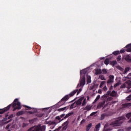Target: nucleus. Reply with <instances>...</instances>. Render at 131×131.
I'll list each match as a JSON object with an SVG mask.
<instances>
[{
    "label": "nucleus",
    "mask_w": 131,
    "mask_h": 131,
    "mask_svg": "<svg viewBox=\"0 0 131 131\" xmlns=\"http://www.w3.org/2000/svg\"><path fill=\"white\" fill-rule=\"evenodd\" d=\"M118 85H119V83H116V84H114V87L115 88L117 86H118Z\"/></svg>",
    "instance_id": "obj_47"
},
{
    "label": "nucleus",
    "mask_w": 131,
    "mask_h": 131,
    "mask_svg": "<svg viewBox=\"0 0 131 131\" xmlns=\"http://www.w3.org/2000/svg\"><path fill=\"white\" fill-rule=\"evenodd\" d=\"M74 122H75V119H74V121H73L72 122V123H74Z\"/></svg>",
    "instance_id": "obj_58"
},
{
    "label": "nucleus",
    "mask_w": 131,
    "mask_h": 131,
    "mask_svg": "<svg viewBox=\"0 0 131 131\" xmlns=\"http://www.w3.org/2000/svg\"><path fill=\"white\" fill-rule=\"evenodd\" d=\"M68 124H69V121H67L64 122H63L62 124V130L64 131V130H66V129H67V128H68Z\"/></svg>",
    "instance_id": "obj_7"
},
{
    "label": "nucleus",
    "mask_w": 131,
    "mask_h": 131,
    "mask_svg": "<svg viewBox=\"0 0 131 131\" xmlns=\"http://www.w3.org/2000/svg\"><path fill=\"white\" fill-rule=\"evenodd\" d=\"M120 70H121V71H123V68L120 67Z\"/></svg>",
    "instance_id": "obj_57"
},
{
    "label": "nucleus",
    "mask_w": 131,
    "mask_h": 131,
    "mask_svg": "<svg viewBox=\"0 0 131 131\" xmlns=\"http://www.w3.org/2000/svg\"><path fill=\"white\" fill-rule=\"evenodd\" d=\"M128 122H129V123L131 122V119L128 121Z\"/></svg>",
    "instance_id": "obj_63"
},
{
    "label": "nucleus",
    "mask_w": 131,
    "mask_h": 131,
    "mask_svg": "<svg viewBox=\"0 0 131 131\" xmlns=\"http://www.w3.org/2000/svg\"><path fill=\"white\" fill-rule=\"evenodd\" d=\"M117 60L118 62H119V61L121 60V55H119L117 58Z\"/></svg>",
    "instance_id": "obj_38"
},
{
    "label": "nucleus",
    "mask_w": 131,
    "mask_h": 131,
    "mask_svg": "<svg viewBox=\"0 0 131 131\" xmlns=\"http://www.w3.org/2000/svg\"><path fill=\"white\" fill-rule=\"evenodd\" d=\"M80 116H79L78 117V118H77V120L78 121H79V120H80Z\"/></svg>",
    "instance_id": "obj_54"
},
{
    "label": "nucleus",
    "mask_w": 131,
    "mask_h": 131,
    "mask_svg": "<svg viewBox=\"0 0 131 131\" xmlns=\"http://www.w3.org/2000/svg\"><path fill=\"white\" fill-rule=\"evenodd\" d=\"M101 73H102V71L101 70V69L96 70V75L101 74Z\"/></svg>",
    "instance_id": "obj_25"
},
{
    "label": "nucleus",
    "mask_w": 131,
    "mask_h": 131,
    "mask_svg": "<svg viewBox=\"0 0 131 131\" xmlns=\"http://www.w3.org/2000/svg\"><path fill=\"white\" fill-rule=\"evenodd\" d=\"M82 89L80 88L79 91L78 90H75L73 92H72L71 93H70L69 95H66L63 98L61 99V100L58 102V104H60V106H62V105L64 104V102H66V101H68V100L69 99V98L73 97V96H74L75 94L77 93V95H78L80 92H81Z\"/></svg>",
    "instance_id": "obj_2"
},
{
    "label": "nucleus",
    "mask_w": 131,
    "mask_h": 131,
    "mask_svg": "<svg viewBox=\"0 0 131 131\" xmlns=\"http://www.w3.org/2000/svg\"><path fill=\"white\" fill-rule=\"evenodd\" d=\"M99 77L101 80H106V78H105L104 75H100Z\"/></svg>",
    "instance_id": "obj_34"
},
{
    "label": "nucleus",
    "mask_w": 131,
    "mask_h": 131,
    "mask_svg": "<svg viewBox=\"0 0 131 131\" xmlns=\"http://www.w3.org/2000/svg\"><path fill=\"white\" fill-rule=\"evenodd\" d=\"M73 115V113H69L68 114H67L66 116H64V117L63 118V120L64 119H66V118H68V117H69V116H71V115Z\"/></svg>",
    "instance_id": "obj_20"
},
{
    "label": "nucleus",
    "mask_w": 131,
    "mask_h": 131,
    "mask_svg": "<svg viewBox=\"0 0 131 131\" xmlns=\"http://www.w3.org/2000/svg\"><path fill=\"white\" fill-rule=\"evenodd\" d=\"M86 101V99H84L83 102H82V106H84V105L85 104V101Z\"/></svg>",
    "instance_id": "obj_46"
},
{
    "label": "nucleus",
    "mask_w": 131,
    "mask_h": 131,
    "mask_svg": "<svg viewBox=\"0 0 131 131\" xmlns=\"http://www.w3.org/2000/svg\"><path fill=\"white\" fill-rule=\"evenodd\" d=\"M58 116H59L60 118H63V117H65V114H62Z\"/></svg>",
    "instance_id": "obj_43"
},
{
    "label": "nucleus",
    "mask_w": 131,
    "mask_h": 131,
    "mask_svg": "<svg viewBox=\"0 0 131 131\" xmlns=\"http://www.w3.org/2000/svg\"><path fill=\"white\" fill-rule=\"evenodd\" d=\"M55 118L59 121V122H61V121H63V120H64L63 118L61 119L59 116H56Z\"/></svg>",
    "instance_id": "obj_22"
},
{
    "label": "nucleus",
    "mask_w": 131,
    "mask_h": 131,
    "mask_svg": "<svg viewBox=\"0 0 131 131\" xmlns=\"http://www.w3.org/2000/svg\"><path fill=\"white\" fill-rule=\"evenodd\" d=\"M100 98H101V96L98 95L97 96V97L96 98V99H95L94 103H96L97 102H98V101L99 100Z\"/></svg>",
    "instance_id": "obj_28"
},
{
    "label": "nucleus",
    "mask_w": 131,
    "mask_h": 131,
    "mask_svg": "<svg viewBox=\"0 0 131 131\" xmlns=\"http://www.w3.org/2000/svg\"><path fill=\"white\" fill-rule=\"evenodd\" d=\"M25 107L26 108V110H31V109H32V107H30V106H28L27 105H25Z\"/></svg>",
    "instance_id": "obj_36"
},
{
    "label": "nucleus",
    "mask_w": 131,
    "mask_h": 131,
    "mask_svg": "<svg viewBox=\"0 0 131 131\" xmlns=\"http://www.w3.org/2000/svg\"><path fill=\"white\" fill-rule=\"evenodd\" d=\"M100 127H101V123H99L97 125H96L94 131L100 130Z\"/></svg>",
    "instance_id": "obj_12"
},
{
    "label": "nucleus",
    "mask_w": 131,
    "mask_h": 131,
    "mask_svg": "<svg viewBox=\"0 0 131 131\" xmlns=\"http://www.w3.org/2000/svg\"><path fill=\"white\" fill-rule=\"evenodd\" d=\"M80 84L79 83L77 86V88H79L80 86H82V76H81L82 75V70H80Z\"/></svg>",
    "instance_id": "obj_8"
},
{
    "label": "nucleus",
    "mask_w": 131,
    "mask_h": 131,
    "mask_svg": "<svg viewBox=\"0 0 131 131\" xmlns=\"http://www.w3.org/2000/svg\"><path fill=\"white\" fill-rule=\"evenodd\" d=\"M46 130V126L42 125L40 127L38 126H34L30 128L28 131H45Z\"/></svg>",
    "instance_id": "obj_4"
},
{
    "label": "nucleus",
    "mask_w": 131,
    "mask_h": 131,
    "mask_svg": "<svg viewBox=\"0 0 131 131\" xmlns=\"http://www.w3.org/2000/svg\"><path fill=\"white\" fill-rule=\"evenodd\" d=\"M108 78L106 82L107 86H109L110 84H112L114 82V76L113 75H110Z\"/></svg>",
    "instance_id": "obj_5"
},
{
    "label": "nucleus",
    "mask_w": 131,
    "mask_h": 131,
    "mask_svg": "<svg viewBox=\"0 0 131 131\" xmlns=\"http://www.w3.org/2000/svg\"><path fill=\"white\" fill-rule=\"evenodd\" d=\"M74 105V104H73L72 105H71V108H73L72 107H73V105Z\"/></svg>",
    "instance_id": "obj_61"
},
{
    "label": "nucleus",
    "mask_w": 131,
    "mask_h": 131,
    "mask_svg": "<svg viewBox=\"0 0 131 131\" xmlns=\"http://www.w3.org/2000/svg\"><path fill=\"white\" fill-rule=\"evenodd\" d=\"M55 118L59 121V122H61V121H63V120H64L63 118L61 119L59 116H56Z\"/></svg>",
    "instance_id": "obj_23"
},
{
    "label": "nucleus",
    "mask_w": 131,
    "mask_h": 131,
    "mask_svg": "<svg viewBox=\"0 0 131 131\" xmlns=\"http://www.w3.org/2000/svg\"><path fill=\"white\" fill-rule=\"evenodd\" d=\"M10 126H11V125H10V124L7 125V126H6V128H9Z\"/></svg>",
    "instance_id": "obj_55"
},
{
    "label": "nucleus",
    "mask_w": 131,
    "mask_h": 131,
    "mask_svg": "<svg viewBox=\"0 0 131 131\" xmlns=\"http://www.w3.org/2000/svg\"><path fill=\"white\" fill-rule=\"evenodd\" d=\"M68 106H65L64 107L62 108H60L57 110V111H58L59 112H62V111H64L65 110H67V109H68Z\"/></svg>",
    "instance_id": "obj_14"
},
{
    "label": "nucleus",
    "mask_w": 131,
    "mask_h": 131,
    "mask_svg": "<svg viewBox=\"0 0 131 131\" xmlns=\"http://www.w3.org/2000/svg\"><path fill=\"white\" fill-rule=\"evenodd\" d=\"M87 100H90V97L89 96H87Z\"/></svg>",
    "instance_id": "obj_62"
},
{
    "label": "nucleus",
    "mask_w": 131,
    "mask_h": 131,
    "mask_svg": "<svg viewBox=\"0 0 131 131\" xmlns=\"http://www.w3.org/2000/svg\"><path fill=\"white\" fill-rule=\"evenodd\" d=\"M23 114H24V111H19L16 113V115L17 116H20V115H23Z\"/></svg>",
    "instance_id": "obj_26"
},
{
    "label": "nucleus",
    "mask_w": 131,
    "mask_h": 131,
    "mask_svg": "<svg viewBox=\"0 0 131 131\" xmlns=\"http://www.w3.org/2000/svg\"><path fill=\"white\" fill-rule=\"evenodd\" d=\"M104 64L105 65H108L109 64V59L108 58H106L105 60H104Z\"/></svg>",
    "instance_id": "obj_31"
},
{
    "label": "nucleus",
    "mask_w": 131,
    "mask_h": 131,
    "mask_svg": "<svg viewBox=\"0 0 131 131\" xmlns=\"http://www.w3.org/2000/svg\"><path fill=\"white\" fill-rule=\"evenodd\" d=\"M103 90L104 91V92H106V91H107V90H108V88H107V86H105Z\"/></svg>",
    "instance_id": "obj_48"
},
{
    "label": "nucleus",
    "mask_w": 131,
    "mask_h": 131,
    "mask_svg": "<svg viewBox=\"0 0 131 131\" xmlns=\"http://www.w3.org/2000/svg\"><path fill=\"white\" fill-rule=\"evenodd\" d=\"M105 103H106V101H105V100L101 102H100L99 103V105L98 106V107H100V108L103 107V106H104V105H105Z\"/></svg>",
    "instance_id": "obj_21"
},
{
    "label": "nucleus",
    "mask_w": 131,
    "mask_h": 131,
    "mask_svg": "<svg viewBox=\"0 0 131 131\" xmlns=\"http://www.w3.org/2000/svg\"><path fill=\"white\" fill-rule=\"evenodd\" d=\"M97 113H98V112H93L92 113H91L90 114V116H94V115H96V114H97Z\"/></svg>",
    "instance_id": "obj_40"
},
{
    "label": "nucleus",
    "mask_w": 131,
    "mask_h": 131,
    "mask_svg": "<svg viewBox=\"0 0 131 131\" xmlns=\"http://www.w3.org/2000/svg\"><path fill=\"white\" fill-rule=\"evenodd\" d=\"M98 94H102V90H101V89L98 90Z\"/></svg>",
    "instance_id": "obj_52"
},
{
    "label": "nucleus",
    "mask_w": 131,
    "mask_h": 131,
    "mask_svg": "<svg viewBox=\"0 0 131 131\" xmlns=\"http://www.w3.org/2000/svg\"><path fill=\"white\" fill-rule=\"evenodd\" d=\"M118 131H123V129H119Z\"/></svg>",
    "instance_id": "obj_59"
},
{
    "label": "nucleus",
    "mask_w": 131,
    "mask_h": 131,
    "mask_svg": "<svg viewBox=\"0 0 131 131\" xmlns=\"http://www.w3.org/2000/svg\"><path fill=\"white\" fill-rule=\"evenodd\" d=\"M33 110V111H29L28 113L29 114H34V113H37V110L36 108H32Z\"/></svg>",
    "instance_id": "obj_19"
},
{
    "label": "nucleus",
    "mask_w": 131,
    "mask_h": 131,
    "mask_svg": "<svg viewBox=\"0 0 131 131\" xmlns=\"http://www.w3.org/2000/svg\"><path fill=\"white\" fill-rule=\"evenodd\" d=\"M85 84V78H84V76L82 77V86L84 85Z\"/></svg>",
    "instance_id": "obj_33"
},
{
    "label": "nucleus",
    "mask_w": 131,
    "mask_h": 131,
    "mask_svg": "<svg viewBox=\"0 0 131 131\" xmlns=\"http://www.w3.org/2000/svg\"><path fill=\"white\" fill-rule=\"evenodd\" d=\"M116 64H117V61L115 60L111 62V65H112L113 66H115V65H116Z\"/></svg>",
    "instance_id": "obj_30"
},
{
    "label": "nucleus",
    "mask_w": 131,
    "mask_h": 131,
    "mask_svg": "<svg viewBox=\"0 0 131 131\" xmlns=\"http://www.w3.org/2000/svg\"><path fill=\"white\" fill-rule=\"evenodd\" d=\"M49 123H50V125H52L53 126L52 127H50L51 128H54L55 127V126H56V124L55 122V121H50Z\"/></svg>",
    "instance_id": "obj_17"
},
{
    "label": "nucleus",
    "mask_w": 131,
    "mask_h": 131,
    "mask_svg": "<svg viewBox=\"0 0 131 131\" xmlns=\"http://www.w3.org/2000/svg\"><path fill=\"white\" fill-rule=\"evenodd\" d=\"M82 73H83L84 74H85V73H86V69L83 70Z\"/></svg>",
    "instance_id": "obj_49"
},
{
    "label": "nucleus",
    "mask_w": 131,
    "mask_h": 131,
    "mask_svg": "<svg viewBox=\"0 0 131 131\" xmlns=\"http://www.w3.org/2000/svg\"><path fill=\"white\" fill-rule=\"evenodd\" d=\"M112 90H113V85H112L109 88V91H112Z\"/></svg>",
    "instance_id": "obj_51"
},
{
    "label": "nucleus",
    "mask_w": 131,
    "mask_h": 131,
    "mask_svg": "<svg viewBox=\"0 0 131 131\" xmlns=\"http://www.w3.org/2000/svg\"><path fill=\"white\" fill-rule=\"evenodd\" d=\"M124 105H125V106H128V103H126Z\"/></svg>",
    "instance_id": "obj_60"
},
{
    "label": "nucleus",
    "mask_w": 131,
    "mask_h": 131,
    "mask_svg": "<svg viewBox=\"0 0 131 131\" xmlns=\"http://www.w3.org/2000/svg\"><path fill=\"white\" fill-rule=\"evenodd\" d=\"M105 83H106V81H102L100 84L99 88H100L101 89V88H103V85H104Z\"/></svg>",
    "instance_id": "obj_29"
},
{
    "label": "nucleus",
    "mask_w": 131,
    "mask_h": 131,
    "mask_svg": "<svg viewBox=\"0 0 131 131\" xmlns=\"http://www.w3.org/2000/svg\"><path fill=\"white\" fill-rule=\"evenodd\" d=\"M125 50L124 49L121 50L120 51V53L121 54H123V53H125Z\"/></svg>",
    "instance_id": "obj_45"
},
{
    "label": "nucleus",
    "mask_w": 131,
    "mask_h": 131,
    "mask_svg": "<svg viewBox=\"0 0 131 131\" xmlns=\"http://www.w3.org/2000/svg\"><path fill=\"white\" fill-rule=\"evenodd\" d=\"M102 71L103 72L104 74H106L107 73V70L105 69H103Z\"/></svg>",
    "instance_id": "obj_41"
},
{
    "label": "nucleus",
    "mask_w": 131,
    "mask_h": 131,
    "mask_svg": "<svg viewBox=\"0 0 131 131\" xmlns=\"http://www.w3.org/2000/svg\"><path fill=\"white\" fill-rule=\"evenodd\" d=\"M112 130V128L108 127V124H106L104 126L103 131Z\"/></svg>",
    "instance_id": "obj_10"
},
{
    "label": "nucleus",
    "mask_w": 131,
    "mask_h": 131,
    "mask_svg": "<svg viewBox=\"0 0 131 131\" xmlns=\"http://www.w3.org/2000/svg\"><path fill=\"white\" fill-rule=\"evenodd\" d=\"M126 117L129 119V118L131 117V113H129L126 115Z\"/></svg>",
    "instance_id": "obj_35"
},
{
    "label": "nucleus",
    "mask_w": 131,
    "mask_h": 131,
    "mask_svg": "<svg viewBox=\"0 0 131 131\" xmlns=\"http://www.w3.org/2000/svg\"><path fill=\"white\" fill-rule=\"evenodd\" d=\"M121 88L122 89H125V88H127V86H126V83H123L121 86Z\"/></svg>",
    "instance_id": "obj_37"
},
{
    "label": "nucleus",
    "mask_w": 131,
    "mask_h": 131,
    "mask_svg": "<svg viewBox=\"0 0 131 131\" xmlns=\"http://www.w3.org/2000/svg\"><path fill=\"white\" fill-rule=\"evenodd\" d=\"M86 77V84H89V83H91L92 82V77L91 76L87 75Z\"/></svg>",
    "instance_id": "obj_9"
},
{
    "label": "nucleus",
    "mask_w": 131,
    "mask_h": 131,
    "mask_svg": "<svg viewBox=\"0 0 131 131\" xmlns=\"http://www.w3.org/2000/svg\"><path fill=\"white\" fill-rule=\"evenodd\" d=\"M125 60L127 62H131V58L129 55H127L125 57Z\"/></svg>",
    "instance_id": "obj_15"
},
{
    "label": "nucleus",
    "mask_w": 131,
    "mask_h": 131,
    "mask_svg": "<svg viewBox=\"0 0 131 131\" xmlns=\"http://www.w3.org/2000/svg\"><path fill=\"white\" fill-rule=\"evenodd\" d=\"M106 116H107V114H106V113L101 114L100 118V120H103V119H105V117H106Z\"/></svg>",
    "instance_id": "obj_16"
},
{
    "label": "nucleus",
    "mask_w": 131,
    "mask_h": 131,
    "mask_svg": "<svg viewBox=\"0 0 131 131\" xmlns=\"http://www.w3.org/2000/svg\"><path fill=\"white\" fill-rule=\"evenodd\" d=\"M125 48H126V51L128 52H131V43L127 45Z\"/></svg>",
    "instance_id": "obj_13"
},
{
    "label": "nucleus",
    "mask_w": 131,
    "mask_h": 131,
    "mask_svg": "<svg viewBox=\"0 0 131 131\" xmlns=\"http://www.w3.org/2000/svg\"><path fill=\"white\" fill-rule=\"evenodd\" d=\"M13 117H14V115L13 114H11V115H10L9 117H8V119H11V118H13Z\"/></svg>",
    "instance_id": "obj_44"
},
{
    "label": "nucleus",
    "mask_w": 131,
    "mask_h": 131,
    "mask_svg": "<svg viewBox=\"0 0 131 131\" xmlns=\"http://www.w3.org/2000/svg\"><path fill=\"white\" fill-rule=\"evenodd\" d=\"M82 102V97L79 98L76 102V105H81V103Z\"/></svg>",
    "instance_id": "obj_18"
},
{
    "label": "nucleus",
    "mask_w": 131,
    "mask_h": 131,
    "mask_svg": "<svg viewBox=\"0 0 131 131\" xmlns=\"http://www.w3.org/2000/svg\"><path fill=\"white\" fill-rule=\"evenodd\" d=\"M54 122H55L56 125L58 124V123H60V122H59V121L56 118H55Z\"/></svg>",
    "instance_id": "obj_42"
},
{
    "label": "nucleus",
    "mask_w": 131,
    "mask_h": 131,
    "mask_svg": "<svg viewBox=\"0 0 131 131\" xmlns=\"http://www.w3.org/2000/svg\"><path fill=\"white\" fill-rule=\"evenodd\" d=\"M7 120H8V118L5 117L2 120V121H7Z\"/></svg>",
    "instance_id": "obj_50"
},
{
    "label": "nucleus",
    "mask_w": 131,
    "mask_h": 131,
    "mask_svg": "<svg viewBox=\"0 0 131 131\" xmlns=\"http://www.w3.org/2000/svg\"><path fill=\"white\" fill-rule=\"evenodd\" d=\"M124 120H125V117L123 116L113 121L110 125H113L114 127L115 126H120Z\"/></svg>",
    "instance_id": "obj_3"
},
{
    "label": "nucleus",
    "mask_w": 131,
    "mask_h": 131,
    "mask_svg": "<svg viewBox=\"0 0 131 131\" xmlns=\"http://www.w3.org/2000/svg\"><path fill=\"white\" fill-rule=\"evenodd\" d=\"M110 95L111 97H116L117 95V92H116L115 91H113L111 92V91H108L106 92V94L104 95V97H107V96H109Z\"/></svg>",
    "instance_id": "obj_6"
},
{
    "label": "nucleus",
    "mask_w": 131,
    "mask_h": 131,
    "mask_svg": "<svg viewBox=\"0 0 131 131\" xmlns=\"http://www.w3.org/2000/svg\"><path fill=\"white\" fill-rule=\"evenodd\" d=\"M9 116V113H7L5 115V117H7Z\"/></svg>",
    "instance_id": "obj_56"
},
{
    "label": "nucleus",
    "mask_w": 131,
    "mask_h": 131,
    "mask_svg": "<svg viewBox=\"0 0 131 131\" xmlns=\"http://www.w3.org/2000/svg\"><path fill=\"white\" fill-rule=\"evenodd\" d=\"M12 121V119H10L9 120H8V121L6 122V123H9L10 122H11Z\"/></svg>",
    "instance_id": "obj_53"
},
{
    "label": "nucleus",
    "mask_w": 131,
    "mask_h": 131,
    "mask_svg": "<svg viewBox=\"0 0 131 131\" xmlns=\"http://www.w3.org/2000/svg\"><path fill=\"white\" fill-rule=\"evenodd\" d=\"M91 109H92V106H91L90 105H87L86 107H85L83 108V110H86V111L84 112V114H85V113H86L87 111H90V110H91Z\"/></svg>",
    "instance_id": "obj_11"
},
{
    "label": "nucleus",
    "mask_w": 131,
    "mask_h": 131,
    "mask_svg": "<svg viewBox=\"0 0 131 131\" xmlns=\"http://www.w3.org/2000/svg\"><path fill=\"white\" fill-rule=\"evenodd\" d=\"M113 54L115 56H117V55H119L120 54V52L119 51H116L113 52Z\"/></svg>",
    "instance_id": "obj_27"
},
{
    "label": "nucleus",
    "mask_w": 131,
    "mask_h": 131,
    "mask_svg": "<svg viewBox=\"0 0 131 131\" xmlns=\"http://www.w3.org/2000/svg\"><path fill=\"white\" fill-rule=\"evenodd\" d=\"M96 88V85L94 84L90 86V90H95V88Z\"/></svg>",
    "instance_id": "obj_39"
},
{
    "label": "nucleus",
    "mask_w": 131,
    "mask_h": 131,
    "mask_svg": "<svg viewBox=\"0 0 131 131\" xmlns=\"http://www.w3.org/2000/svg\"><path fill=\"white\" fill-rule=\"evenodd\" d=\"M11 107L13 108V112L16 111L17 110H20L21 109V103L18 102V99H15L13 103L9 104L8 106L3 109H0V114H4L5 112H7V111L10 110Z\"/></svg>",
    "instance_id": "obj_1"
},
{
    "label": "nucleus",
    "mask_w": 131,
    "mask_h": 131,
    "mask_svg": "<svg viewBox=\"0 0 131 131\" xmlns=\"http://www.w3.org/2000/svg\"><path fill=\"white\" fill-rule=\"evenodd\" d=\"M128 71H129V68H126L124 71V74H126V73Z\"/></svg>",
    "instance_id": "obj_32"
},
{
    "label": "nucleus",
    "mask_w": 131,
    "mask_h": 131,
    "mask_svg": "<svg viewBox=\"0 0 131 131\" xmlns=\"http://www.w3.org/2000/svg\"><path fill=\"white\" fill-rule=\"evenodd\" d=\"M92 123H90L89 124H88V125L86 126V131L90 130V129H91V127H92Z\"/></svg>",
    "instance_id": "obj_24"
},
{
    "label": "nucleus",
    "mask_w": 131,
    "mask_h": 131,
    "mask_svg": "<svg viewBox=\"0 0 131 131\" xmlns=\"http://www.w3.org/2000/svg\"><path fill=\"white\" fill-rule=\"evenodd\" d=\"M129 86H131V83L128 84Z\"/></svg>",
    "instance_id": "obj_64"
}]
</instances>
